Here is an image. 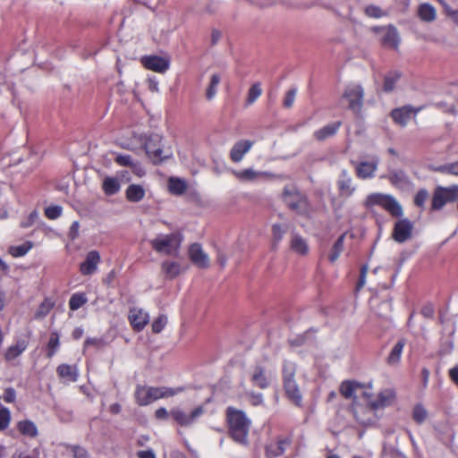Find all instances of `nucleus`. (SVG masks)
<instances>
[{
  "label": "nucleus",
  "instance_id": "obj_1",
  "mask_svg": "<svg viewBox=\"0 0 458 458\" xmlns=\"http://www.w3.org/2000/svg\"><path fill=\"white\" fill-rule=\"evenodd\" d=\"M226 419L232 438L241 445H248V435L251 421L245 412L233 407H228L226 409Z\"/></svg>",
  "mask_w": 458,
  "mask_h": 458
},
{
  "label": "nucleus",
  "instance_id": "obj_2",
  "mask_svg": "<svg viewBox=\"0 0 458 458\" xmlns=\"http://www.w3.org/2000/svg\"><path fill=\"white\" fill-rule=\"evenodd\" d=\"M183 387H154L138 385L135 389V401L140 406H146L158 399L174 396L182 393Z\"/></svg>",
  "mask_w": 458,
  "mask_h": 458
},
{
  "label": "nucleus",
  "instance_id": "obj_3",
  "mask_svg": "<svg viewBox=\"0 0 458 458\" xmlns=\"http://www.w3.org/2000/svg\"><path fill=\"white\" fill-rule=\"evenodd\" d=\"M282 199L287 208L297 214L303 215L309 210L308 197L293 184L284 186Z\"/></svg>",
  "mask_w": 458,
  "mask_h": 458
},
{
  "label": "nucleus",
  "instance_id": "obj_4",
  "mask_svg": "<svg viewBox=\"0 0 458 458\" xmlns=\"http://www.w3.org/2000/svg\"><path fill=\"white\" fill-rule=\"evenodd\" d=\"M364 206L367 208H372L378 206L387 211L390 215L395 217L403 216V208L397 199L390 194L375 192L367 196Z\"/></svg>",
  "mask_w": 458,
  "mask_h": 458
},
{
  "label": "nucleus",
  "instance_id": "obj_5",
  "mask_svg": "<svg viewBox=\"0 0 458 458\" xmlns=\"http://www.w3.org/2000/svg\"><path fill=\"white\" fill-rule=\"evenodd\" d=\"M182 238L180 233L158 234L150 241L152 248L158 253L177 256Z\"/></svg>",
  "mask_w": 458,
  "mask_h": 458
},
{
  "label": "nucleus",
  "instance_id": "obj_6",
  "mask_svg": "<svg viewBox=\"0 0 458 458\" xmlns=\"http://www.w3.org/2000/svg\"><path fill=\"white\" fill-rule=\"evenodd\" d=\"M145 150L154 164H159L172 156L171 151H165L162 148L161 138L158 135L151 136L147 140L145 143Z\"/></svg>",
  "mask_w": 458,
  "mask_h": 458
},
{
  "label": "nucleus",
  "instance_id": "obj_7",
  "mask_svg": "<svg viewBox=\"0 0 458 458\" xmlns=\"http://www.w3.org/2000/svg\"><path fill=\"white\" fill-rule=\"evenodd\" d=\"M30 337L31 332L30 330L26 333L15 335L13 344L4 352V359L7 361H12L21 356L27 350Z\"/></svg>",
  "mask_w": 458,
  "mask_h": 458
},
{
  "label": "nucleus",
  "instance_id": "obj_8",
  "mask_svg": "<svg viewBox=\"0 0 458 458\" xmlns=\"http://www.w3.org/2000/svg\"><path fill=\"white\" fill-rule=\"evenodd\" d=\"M376 411L377 410L371 407L370 402H369L367 406L352 403L353 416L361 426L369 427L375 425L378 420Z\"/></svg>",
  "mask_w": 458,
  "mask_h": 458
},
{
  "label": "nucleus",
  "instance_id": "obj_9",
  "mask_svg": "<svg viewBox=\"0 0 458 458\" xmlns=\"http://www.w3.org/2000/svg\"><path fill=\"white\" fill-rule=\"evenodd\" d=\"M364 91L360 85H348L344 92L343 98L349 103L348 108L354 114H359L363 105Z\"/></svg>",
  "mask_w": 458,
  "mask_h": 458
},
{
  "label": "nucleus",
  "instance_id": "obj_10",
  "mask_svg": "<svg viewBox=\"0 0 458 458\" xmlns=\"http://www.w3.org/2000/svg\"><path fill=\"white\" fill-rule=\"evenodd\" d=\"M354 166L355 174L359 179L368 180L375 177L376 172L379 165V157L375 156L369 161H352Z\"/></svg>",
  "mask_w": 458,
  "mask_h": 458
},
{
  "label": "nucleus",
  "instance_id": "obj_11",
  "mask_svg": "<svg viewBox=\"0 0 458 458\" xmlns=\"http://www.w3.org/2000/svg\"><path fill=\"white\" fill-rule=\"evenodd\" d=\"M204 412L201 406L195 408L190 414L185 413L183 411L176 408L170 411L171 416L174 421L182 427L191 426Z\"/></svg>",
  "mask_w": 458,
  "mask_h": 458
},
{
  "label": "nucleus",
  "instance_id": "obj_12",
  "mask_svg": "<svg viewBox=\"0 0 458 458\" xmlns=\"http://www.w3.org/2000/svg\"><path fill=\"white\" fill-rule=\"evenodd\" d=\"M422 108V106L413 107L410 105H406L392 110L390 115L394 123L401 125L402 127H405L411 115H417V114L421 111Z\"/></svg>",
  "mask_w": 458,
  "mask_h": 458
},
{
  "label": "nucleus",
  "instance_id": "obj_13",
  "mask_svg": "<svg viewBox=\"0 0 458 458\" xmlns=\"http://www.w3.org/2000/svg\"><path fill=\"white\" fill-rule=\"evenodd\" d=\"M412 229L413 225L409 219L403 218L398 220L394 224L393 231L394 240L399 243L405 242L411 237Z\"/></svg>",
  "mask_w": 458,
  "mask_h": 458
},
{
  "label": "nucleus",
  "instance_id": "obj_14",
  "mask_svg": "<svg viewBox=\"0 0 458 458\" xmlns=\"http://www.w3.org/2000/svg\"><path fill=\"white\" fill-rule=\"evenodd\" d=\"M396 400V393L393 388L382 389L377 395L375 400H371L370 405L374 409L380 410L389 407L394 403Z\"/></svg>",
  "mask_w": 458,
  "mask_h": 458
},
{
  "label": "nucleus",
  "instance_id": "obj_15",
  "mask_svg": "<svg viewBox=\"0 0 458 458\" xmlns=\"http://www.w3.org/2000/svg\"><path fill=\"white\" fill-rule=\"evenodd\" d=\"M141 63L145 68L160 73L166 72L170 66L168 59L158 55L143 56L141 58Z\"/></svg>",
  "mask_w": 458,
  "mask_h": 458
},
{
  "label": "nucleus",
  "instance_id": "obj_16",
  "mask_svg": "<svg viewBox=\"0 0 458 458\" xmlns=\"http://www.w3.org/2000/svg\"><path fill=\"white\" fill-rule=\"evenodd\" d=\"M189 258L199 268H208L210 265L208 254L204 252L201 245L199 243H193L190 246Z\"/></svg>",
  "mask_w": 458,
  "mask_h": 458
},
{
  "label": "nucleus",
  "instance_id": "obj_17",
  "mask_svg": "<svg viewBox=\"0 0 458 458\" xmlns=\"http://www.w3.org/2000/svg\"><path fill=\"white\" fill-rule=\"evenodd\" d=\"M337 187L341 196L349 198L356 191V186L353 183L352 178L347 170L343 169L337 180Z\"/></svg>",
  "mask_w": 458,
  "mask_h": 458
},
{
  "label": "nucleus",
  "instance_id": "obj_18",
  "mask_svg": "<svg viewBox=\"0 0 458 458\" xmlns=\"http://www.w3.org/2000/svg\"><path fill=\"white\" fill-rule=\"evenodd\" d=\"M291 443L292 438L289 437H278L276 441L272 442L266 446L267 458H276L282 455Z\"/></svg>",
  "mask_w": 458,
  "mask_h": 458
},
{
  "label": "nucleus",
  "instance_id": "obj_19",
  "mask_svg": "<svg viewBox=\"0 0 458 458\" xmlns=\"http://www.w3.org/2000/svg\"><path fill=\"white\" fill-rule=\"evenodd\" d=\"M100 263V255L98 250H90L88 252L85 261L80 266V271L83 276H89L95 273Z\"/></svg>",
  "mask_w": 458,
  "mask_h": 458
},
{
  "label": "nucleus",
  "instance_id": "obj_20",
  "mask_svg": "<svg viewBox=\"0 0 458 458\" xmlns=\"http://www.w3.org/2000/svg\"><path fill=\"white\" fill-rule=\"evenodd\" d=\"M149 319L148 314L141 309H131L129 313V320L132 327L137 331H141Z\"/></svg>",
  "mask_w": 458,
  "mask_h": 458
},
{
  "label": "nucleus",
  "instance_id": "obj_21",
  "mask_svg": "<svg viewBox=\"0 0 458 458\" xmlns=\"http://www.w3.org/2000/svg\"><path fill=\"white\" fill-rule=\"evenodd\" d=\"M364 387V384L357 381H344L340 386V393L345 399H352L357 403L358 392Z\"/></svg>",
  "mask_w": 458,
  "mask_h": 458
},
{
  "label": "nucleus",
  "instance_id": "obj_22",
  "mask_svg": "<svg viewBox=\"0 0 458 458\" xmlns=\"http://www.w3.org/2000/svg\"><path fill=\"white\" fill-rule=\"evenodd\" d=\"M253 146V142L248 140H242L234 143L230 151L231 159L238 163L242 160L246 153H248Z\"/></svg>",
  "mask_w": 458,
  "mask_h": 458
},
{
  "label": "nucleus",
  "instance_id": "obj_23",
  "mask_svg": "<svg viewBox=\"0 0 458 458\" xmlns=\"http://www.w3.org/2000/svg\"><path fill=\"white\" fill-rule=\"evenodd\" d=\"M387 179L394 186L399 189L408 188L411 184L408 175L403 170L391 171L387 176Z\"/></svg>",
  "mask_w": 458,
  "mask_h": 458
},
{
  "label": "nucleus",
  "instance_id": "obj_24",
  "mask_svg": "<svg viewBox=\"0 0 458 458\" xmlns=\"http://www.w3.org/2000/svg\"><path fill=\"white\" fill-rule=\"evenodd\" d=\"M381 42L386 47L396 48L399 44V35L393 26L382 29Z\"/></svg>",
  "mask_w": 458,
  "mask_h": 458
},
{
  "label": "nucleus",
  "instance_id": "obj_25",
  "mask_svg": "<svg viewBox=\"0 0 458 458\" xmlns=\"http://www.w3.org/2000/svg\"><path fill=\"white\" fill-rule=\"evenodd\" d=\"M341 122H335L317 130L313 133V137L318 140L323 141L329 137L334 136L341 127Z\"/></svg>",
  "mask_w": 458,
  "mask_h": 458
},
{
  "label": "nucleus",
  "instance_id": "obj_26",
  "mask_svg": "<svg viewBox=\"0 0 458 458\" xmlns=\"http://www.w3.org/2000/svg\"><path fill=\"white\" fill-rule=\"evenodd\" d=\"M251 382L253 383L254 386L261 389H265L268 386V380L266 376L265 368L263 366H255L251 375Z\"/></svg>",
  "mask_w": 458,
  "mask_h": 458
},
{
  "label": "nucleus",
  "instance_id": "obj_27",
  "mask_svg": "<svg viewBox=\"0 0 458 458\" xmlns=\"http://www.w3.org/2000/svg\"><path fill=\"white\" fill-rule=\"evenodd\" d=\"M56 372L60 377L71 382L77 381L79 377V371L76 366L61 364L57 367Z\"/></svg>",
  "mask_w": 458,
  "mask_h": 458
},
{
  "label": "nucleus",
  "instance_id": "obj_28",
  "mask_svg": "<svg viewBox=\"0 0 458 458\" xmlns=\"http://www.w3.org/2000/svg\"><path fill=\"white\" fill-rule=\"evenodd\" d=\"M162 272L166 278L174 279L182 271V266L177 261L165 260L161 264Z\"/></svg>",
  "mask_w": 458,
  "mask_h": 458
},
{
  "label": "nucleus",
  "instance_id": "obj_29",
  "mask_svg": "<svg viewBox=\"0 0 458 458\" xmlns=\"http://www.w3.org/2000/svg\"><path fill=\"white\" fill-rule=\"evenodd\" d=\"M102 190L106 196H113L121 190V183L118 178L114 176H106L102 182Z\"/></svg>",
  "mask_w": 458,
  "mask_h": 458
},
{
  "label": "nucleus",
  "instance_id": "obj_30",
  "mask_svg": "<svg viewBox=\"0 0 458 458\" xmlns=\"http://www.w3.org/2000/svg\"><path fill=\"white\" fill-rule=\"evenodd\" d=\"M284 387L286 393V395L297 405H300L301 403V394L298 385L295 380H287V382H284Z\"/></svg>",
  "mask_w": 458,
  "mask_h": 458
},
{
  "label": "nucleus",
  "instance_id": "obj_31",
  "mask_svg": "<svg viewBox=\"0 0 458 458\" xmlns=\"http://www.w3.org/2000/svg\"><path fill=\"white\" fill-rule=\"evenodd\" d=\"M125 195L130 202H140L145 197V190L141 185L131 184L126 189Z\"/></svg>",
  "mask_w": 458,
  "mask_h": 458
},
{
  "label": "nucleus",
  "instance_id": "obj_32",
  "mask_svg": "<svg viewBox=\"0 0 458 458\" xmlns=\"http://www.w3.org/2000/svg\"><path fill=\"white\" fill-rule=\"evenodd\" d=\"M187 182L179 177H170L168 180V190L174 195H182L187 190Z\"/></svg>",
  "mask_w": 458,
  "mask_h": 458
},
{
  "label": "nucleus",
  "instance_id": "obj_33",
  "mask_svg": "<svg viewBox=\"0 0 458 458\" xmlns=\"http://www.w3.org/2000/svg\"><path fill=\"white\" fill-rule=\"evenodd\" d=\"M17 428L23 436L36 437L38 434L37 425L30 420H21L17 423Z\"/></svg>",
  "mask_w": 458,
  "mask_h": 458
},
{
  "label": "nucleus",
  "instance_id": "obj_34",
  "mask_svg": "<svg viewBox=\"0 0 458 458\" xmlns=\"http://www.w3.org/2000/svg\"><path fill=\"white\" fill-rule=\"evenodd\" d=\"M418 15L423 21L431 22L436 20L437 13L432 4L425 3L419 6Z\"/></svg>",
  "mask_w": 458,
  "mask_h": 458
},
{
  "label": "nucleus",
  "instance_id": "obj_35",
  "mask_svg": "<svg viewBox=\"0 0 458 458\" xmlns=\"http://www.w3.org/2000/svg\"><path fill=\"white\" fill-rule=\"evenodd\" d=\"M404 345L405 342L403 340H399L394 344L387 357L388 365L394 366L399 363Z\"/></svg>",
  "mask_w": 458,
  "mask_h": 458
},
{
  "label": "nucleus",
  "instance_id": "obj_36",
  "mask_svg": "<svg viewBox=\"0 0 458 458\" xmlns=\"http://www.w3.org/2000/svg\"><path fill=\"white\" fill-rule=\"evenodd\" d=\"M291 249L301 255L308 253L309 247L306 241L299 234L293 233Z\"/></svg>",
  "mask_w": 458,
  "mask_h": 458
},
{
  "label": "nucleus",
  "instance_id": "obj_37",
  "mask_svg": "<svg viewBox=\"0 0 458 458\" xmlns=\"http://www.w3.org/2000/svg\"><path fill=\"white\" fill-rule=\"evenodd\" d=\"M33 245L34 244L31 241H26L21 245L10 246L8 249V252L13 258H21L25 256L33 248Z\"/></svg>",
  "mask_w": 458,
  "mask_h": 458
},
{
  "label": "nucleus",
  "instance_id": "obj_38",
  "mask_svg": "<svg viewBox=\"0 0 458 458\" xmlns=\"http://www.w3.org/2000/svg\"><path fill=\"white\" fill-rule=\"evenodd\" d=\"M345 234L343 233L338 237V239L334 243L331 251L328 255V259L331 263H334L340 256L344 250Z\"/></svg>",
  "mask_w": 458,
  "mask_h": 458
},
{
  "label": "nucleus",
  "instance_id": "obj_39",
  "mask_svg": "<svg viewBox=\"0 0 458 458\" xmlns=\"http://www.w3.org/2000/svg\"><path fill=\"white\" fill-rule=\"evenodd\" d=\"M88 301V298L86 293H73L69 300V308L71 310L74 311L81 308Z\"/></svg>",
  "mask_w": 458,
  "mask_h": 458
},
{
  "label": "nucleus",
  "instance_id": "obj_40",
  "mask_svg": "<svg viewBox=\"0 0 458 458\" xmlns=\"http://www.w3.org/2000/svg\"><path fill=\"white\" fill-rule=\"evenodd\" d=\"M60 336L57 332H52L50 338L47 343V353L48 358H52L58 351L60 347Z\"/></svg>",
  "mask_w": 458,
  "mask_h": 458
},
{
  "label": "nucleus",
  "instance_id": "obj_41",
  "mask_svg": "<svg viewBox=\"0 0 458 458\" xmlns=\"http://www.w3.org/2000/svg\"><path fill=\"white\" fill-rule=\"evenodd\" d=\"M401 73L397 71L390 72L385 77L384 81V90L390 92L394 90L396 82L399 81Z\"/></svg>",
  "mask_w": 458,
  "mask_h": 458
},
{
  "label": "nucleus",
  "instance_id": "obj_42",
  "mask_svg": "<svg viewBox=\"0 0 458 458\" xmlns=\"http://www.w3.org/2000/svg\"><path fill=\"white\" fill-rule=\"evenodd\" d=\"M221 78L217 73L212 74L210 83L206 91V98L208 100H212L217 92V86L220 83Z\"/></svg>",
  "mask_w": 458,
  "mask_h": 458
},
{
  "label": "nucleus",
  "instance_id": "obj_43",
  "mask_svg": "<svg viewBox=\"0 0 458 458\" xmlns=\"http://www.w3.org/2000/svg\"><path fill=\"white\" fill-rule=\"evenodd\" d=\"M262 94V89L259 82L254 83L248 91L246 106L252 105Z\"/></svg>",
  "mask_w": 458,
  "mask_h": 458
},
{
  "label": "nucleus",
  "instance_id": "obj_44",
  "mask_svg": "<svg viewBox=\"0 0 458 458\" xmlns=\"http://www.w3.org/2000/svg\"><path fill=\"white\" fill-rule=\"evenodd\" d=\"M434 171L444 174L458 176V161L437 166L434 168Z\"/></svg>",
  "mask_w": 458,
  "mask_h": 458
},
{
  "label": "nucleus",
  "instance_id": "obj_45",
  "mask_svg": "<svg viewBox=\"0 0 458 458\" xmlns=\"http://www.w3.org/2000/svg\"><path fill=\"white\" fill-rule=\"evenodd\" d=\"M448 202L445 195L441 191L440 187L437 189L432 199V208L441 209Z\"/></svg>",
  "mask_w": 458,
  "mask_h": 458
},
{
  "label": "nucleus",
  "instance_id": "obj_46",
  "mask_svg": "<svg viewBox=\"0 0 458 458\" xmlns=\"http://www.w3.org/2000/svg\"><path fill=\"white\" fill-rule=\"evenodd\" d=\"M428 418V411L425 407L418 403L413 407L412 419L418 423L422 424Z\"/></svg>",
  "mask_w": 458,
  "mask_h": 458
},
{
  "label": "nucleus",
  "instance_id": "obj_47",
  "mask_svg": "<svg viewBox=\"0 0 458 458\" xmlns=\"http://www.w3.org/2000/svg\"><path fill=\"white\" fill-rule=\"evenodd\" d=\"M296 372L295 363L292 361L285 360L283 365V380L284 382H287V380H295L294 376Z\"/></svg>",
  "mask_w": 458,
  "mask_h": 458
},
{
  "label": "nucleus",
  "instance_id": "obj_48",
  "mask_svg": "<svg viewBox=\"0 0 458 458\" xmlns=\"http://www.w3.org/2000/svg\"><path fill=\"white\" fill-rule=\"evenodd\" d=\"M233 174L240 181L247 182L253 181L254 179H256L257 176L259 175V173H257L252 168H248L242 171H234Z\"/></svg>",
  "mask_w": 458,
  "mask_h": 458
},
{
  "label": "nucleus",
  "instance_id": "obj_49",
  "mask_svg": "<svg viewBox=\"0 0 458 458\" xmlns=\"http://www.w3.org/2000/svg\"><path fill=\"white\" fill-rule=\"evenodd\" d=\"M11 422V411L6 407L0 409V430L6 429Z\"/></svg>",
  "mask_w": 458,
  "mask_h": 458
},
{
  "label": "nucleus",
  "instance_id": "obj_50",
  "mask_svg": "<svg viewBox=\"0 0 458 458\" xmlns=\"http://www.w3.org/2000/svg\"><path fill=\"white\" fill-rule=\"evenodd\" d=\"M53 306H54L53 302L50 300L46 299L39 305V307L36 312V315H35L36 318L46 317L50 312V310L53 309Z\"/></svg>",
  "mask_w": 458,
  "mask_h": 458
},
{
  "label": "nucleus",
  "instance_id": "obj_51",
  "mask_svg": "<svg viewBox=\"0 0 458 458\" xmlns=\"http://www.w3.org/2000/svg\"><path fill=\"white\" fill-rule=\"evenodd\" d=\"M167 320L165 315L158 316L152 323V331L156 334L160 333L166 326Z\"/></svg>",
  "mask_w": 458,
  "mask_h": 458
},
{
  "label": "nucleus",
  "instance_id": "obj_52",
  "mask_svg": "<svg viewBox=\"0 0 458 458\" xmlns=\"http://www.w3.org/2000/svg\"><path fill=\"white\" fill-rule=\"evenodd\" d=\"M441 191L445 195L448 202L454 201L458 199V185H452L450 187H440Z\"/></svg>",
  "mask_w": 458,
  "mask_h": 458
},
{
  "label": "nucleus",
  "instance_id": "obj_53",
  "mask_svg": "<svg viewBox=\"0 0 458 458\" xmlns=\"http://www.w3.org/2000/svg\"><path fill=\"white\" fill-rule=\"evenodd\" d=\"M63 208L60 206H50L45 209V215L48 219L54 220L61 216Z\"/></svg>",
  "mask_w": 458,
  "mask_h": 458
},
{
  "label": "nucleus",
  "instance_id": "obj_54",
  "mask_svg": "<svg viewBox=\"0 0 458 458\" xmlns=\"http://www.w3.org/2000/svg\"><path fill=\"white\" fill-rule=\"evenodd\" d=\"M296 94H297L296 89H291L286 92L285 97L284 98V102H283V105L285 108H290L293 106L295 98H296Z\"/></svg>",
  "mask_w": 458,
  "mask_h": 458
},
{
  "label": "nucleus",
  "instance_id": "obj_55",
  "mask_svg": "<svg viewBox=\"0 0 458 458\" xmlns=\"http://www.w3.org/2000/svg\"><path fill=\"white\" fill-rule=\"evenodd\" d=\"M114 161L117 165L122 166H131L133 164V160L130 155L125 154H118L114 157Z\"/></svg>",
  "mask_w": 458,
  "mask_h": 458
},
{
  "label": "nucleus",
  "instance_id": "obj_56",
  "mask_svg": "<svg viewBox=\"0 0 458 458\" xmlns=\"http://www.w3.org/2000/svg\"><path fill=\"white\" fill-rule=\"evenodd\" d=\"M428 196V191L425 189L419 190L414 198L415 205L420 208H423Z\"/></svg>",
  "mask_w": 458,
  "mask_h": 458
},
{
  "label": "nucleus",
  "instance_id": "obj_57",
  "mask_svg": "<svg viewBox=\"0 0 458 458\" xmlns=\"http://www.w3.org/2000/svg\"><path fill=\"white\" fill-rule=\"evenodd\" d=\"M272 233L274 240L280 242L285 233V230L279 224H275L272 226Z\"/></svg>",
  "mask_w": 458,
  "mask_h": 458
},
{
  "label": "nucleus",
  "instance_id": "obj_58",
  "mask_svg": "<svg viewBox=\"0 0 458 458\" xmlns=\"http://www.w3.org/2000/svg\"><path fill=\"white\" fill-rule=\"evenodd\" d=\"M365 13L368 16L373 17V18H380L384 14L382 10L376 5H369V6L366 7Z\"/></svg>",
  "mask_w": 458,
  "mask_h": 458
},
{
  "label": "nucleus",
  "instance_id": "obj_59",
  "mask_svg": "<svg viewBox=\"0 0 458 458\" xmlns=\"http://www.w3.org/2000/svg\"><path fill=\"white\" fill-rule=\"evenodd\" d=\"M3 399L7 403H12L16 399V391L13 387H8L4 390Z\"/></svg>",
  "mask_w": 458,
  "mask_h": 458
},
{
  "label": "nucleus",
  "instance_id": "obj_60",
  "mask_svg": "<svg viewBox=\"0 0 458 458\" xmlns=\"http://www.w3.org/2000/svg\"><path fill=\"white\" fill-rule=\"evenodd\" d=\"M38 218V213L36 210H33L26 219V221L21 222V225L22 227H29L32 225L36 220Z\"/></svg>",
  "mask_w": 458,
  "mask_h": 458
},
{
  "label": "nucleus",
  "instance_id": "obj_61",
  "mask_svg": "<svg viewBox=\"0 0 458 458\" xmlns=\"http://www.w3.org/2000/svg\"><path fill=\"white\" fill-rule=\"evenodd\" d=\"M72 450L74 458H87L88 457L87 450L80 445H73Z\"/></svg>",
  "mask_w": 458,
  "mask_h": 458
},
{
  "label": "nucleus",
  "instance_id": "obj_62",
  "mask_svg": "<svg viewBox=\"0 0 458 458\" xmlns=\"http://www.w3.org/2000/svg\"><path fill=\"white\" fill-rule=\"evenodd\" d=\"M372 383L369 382L368 385H364V387L360 389L358 394L362 395L365 399L369 400L372 397Z\"/></svg>",
  "mask_w": 458,
  "mask_h": 458
},
{
  "label": "nucleus",
  "instance_id": "obj_63",
  "mask_svg": "<svg viewBox=\"0 0 458 458\" xmlns=\"http://www.w3.org/2000/svg\"><path fill=\"white\" fill-rule=\"evenodd\" d=\"M155 416L157 420H166L169 416V412L165 408L161 407L156 411Z\"/></svg>",
  "mask_w": 458,
  "mask_h": 458
},
{
  "label": "nucleus",
  "instance_id": "obj_64",
  "mask_svg": "<svg viewBox=\"0 0 458 458\" xmlns=\"http://www.w3.org/2000/svg\"><path fill=\"white\" fill-rule=\"evenodd\" d=\"M139 458H156V454L153 450H141L137 453Z\"/></svg>",
  "mask_w": 458,
  "mask_h": 458
}]
</instances>
